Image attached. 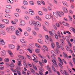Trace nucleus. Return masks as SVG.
<instances>
[{
    "instance_id": "obj_1",
    "label": "nucleus",
    "mask_w": 75,
    "mask_h": 75,
    "mask_svg": "<svg viewBox=\"0 0 75 75\" xmlns=\"http://www.w3.org/2000/svg\"><path fill=\"white\" fill-rule=\"evenodd\" d=\"M57 13L55 12L53 13V14L54 16L56 18H58V16L59 17H61V13L58 11H57Z\"/></svg>"
},
{
    "instance_id": "obj_2",
    "label": "nucleus",
    "mask_w": 75,
    "mask_h": 75,
    "mask_svg": "<svg viewBox=\"0 0 75 75\" xmlns=\"http://www.w3.org/2000/svg\"><path fill=\"white\" fill-rule=\"evenodd\" d=\"M41 23L39 22H36L35 24H34V26L36 27H41Z\"/></svg>"
},
{
    "instance_id": "obj_3",
    "label": "nucleus",
    "mask_w": 75,
    "mask_h": 75,
    "mask_svg": "<svg viewBox=\"0 0 75 75\" xmlns=\"http://www.w3.org/2000/svg\"><path fill=\"white\" fill-rule=\"evenodd\" d=\"M36 22L33 21V20H31L30 21H29V24L30 25H34V24H35V23Z\"/></svg>"
},
{
    "instance_id": "obj_4",
    "label": "nucleus",
    "mask_w": 75,
    "mask_h": 75,
    "mask_svg": "<svg viewBox=\"0 0 75 75\" xmlns=\"http://www.w3.org/2000/svg\"><path fill=\"white\" fill-rule=\"evenodd\" d=\"M2 21L4 23H6V24H8L9 23V21L7 19H4L2 20Z\"/></svg>"
},
{
    "instance_id": "obj_5",
    "label": "nucleus",
    "mask_w": 75,
    "mask_h": 75,
    "mask_svg": "<svg viewBox=\"0 0 75 75\" xmlns=\"http://www.w3.org/2000/svg\"><path fill=\"white\" fill-rule=\"evenodd\" d=\"M46 39L45 40V42L47 44H49L48 40L49 39V37L48 35H46L45 36Z\"/></svg>"
},
{
    "instance_id": "obj_6",
    "label": "nucleus",
    "mask_w": 75,
    "mask_h": 75,
    "mask_svg": "<svg viewBox=\"0 0 75 75\" xmlns=\"http://www.w3.org/2000/svg\"><path fill=\"white\" fill-rule=\"evenodd\" d=\"M63 11L64 13H68V10L67 9V8L66 7H64L63 9Z\"/></svg>"
},
{
    "instance_id": "obj_7",
    "label": "nucleus",
    "mask_w": 75,
    "mask_h": 75,
    "mask_svg": "<svg viewBox=\"0 0 75 75\" xmlns=\"http://www.w3.org/2000/svg\"><path fill=\"white\" fill-rule=\"evenodd\" d=\"M0 44H2V45H5V44L4 42V41L3 40H0Z\"/></svg>"
},
{
    "instance_id": "obj_8",
    "label": "nucleus",
    "mask_w": 75,
    "mask_h": 75,
    "mask_svg": "<svg viewBox=\"0 0 75 75\" xmlns=\"http://www.w3.org/2000/svg\"><path fill=\"white\" fill-rule=\"evenodd\" d=\"M8 52L9 54L10 55V56L11 57H13V53H12V52H11V51L10 50H8Z\"/></svg>"
},
{
    "instance_id": "obj_9",
    "label": "nucleus",
    "mask_w": 75,
    "mask_h": 75,
    "mask_svg": "<svg viewBox=\"0 0 75 75\" xmlns=\"http://www.w3.org/2000/svg\"><path fill=\"white\" fill-rule=\"evenodd\" d=\"M9 47L11 49H14V48H15L14 45L12 44H11L9 45Z\"/></svg>"
},
{
    "instance_id": "obj_10",
    "label": "nucleus",
    "mask_w": 75,
    "mask_h": 75,
    "mask_svg": "<svg viewBox=\"0 0 75 75\" xmlns=\"http://www.w3.org/2000/svg\"><path fill=\"white\" fill-rule=\"evenodd\" d=\"M1 54L3 56H4V55H5L6 54V52L5 51L3 50L1 52Z\"/></svg>"
},
{
    "instance_id": "obj_11",
    "label": "nucleus",
    "mask_w": 75,
    "mask_h": 75,
    "mask_svg": "<svg viewBox=\"0 0 75 75\" xmlns=\"http://www.w3.org/2000/svg\"><path fill=\"white\" fill-rule=\"evenodd\" d=\"M62 3L63 4H64L65 7H68V4L66 2L63 1Z\"/></svg>"
},
{
    "instance_id": "obj_12",
    "label": "nucleus",
    "mask_w": 75,
    "mask_h": 75,
    "mask_svg": "<svg viewBox=\"0 0 75 75\" xmlns=\"http://www.w3.org/2000/svg\"><path fill=\"white\" fill-rule=\"evenodd\" d=\"M55 56H56V55H54L51 56V57L53 59V60H54V62H55V61H57V59L55 58Z\"/></svg>"
},
{
    "instance_id": "obj_13",
    "label": "nucleus",
    "mask_w": 75,
    "mask_h": 75,
    "mask_svg": "<svg viewBox=\"0 0 75 75\" xmlns=\"http://www.w3.org/2000/svg\"><path fill=\"white\" fill-rule=\"evenodd\" d=\"M16 35L17 36H20L21 35V33L19 32V31L18 30H17L16 32Z\"/></svg>"
},
{
    "instance_id": "obj_14",
    "label": "nucleus",
    "mask_w": 75,
    "mask_h": 75,
    "mask_svg": "<svg viewBox=\"0 0 75 75\" xmlns=\"http://www.w3.org/2000/svg\"><path fill=\"white\" fill-rule=\"evenodd\" d=\"M6 30V31L9 33H11V32H12L10 28H7Z\"/></svg>"
},
{
    "instance_id": "obj_15",
    "label": "nucleus",
    "mask_w": 75,
    "mask_h": 75,
    "mask_svg": "<svg viewBox=\"0 0 75 75\" xmlns=\"http://www.w3.org/2000/svg\"><path fill=\"white\" fill-rule=\"evenodd\" d=\"M29 13L31 15H34V11H33V10H29Z\"/></svg>"
},
{
    "instance_id": "obj_16",
    "label": "nucleus",
    "mask_w": 75,
    "mask_h": 75,
    "mask_svg": "<svg viewBox=\"0 0 75 75\" xmlns=\"http://www.w3.org/2000/svg\"><path fill=\"white\" fill-rule=\"evenodd\" d=\"M5 25L3 24H0V28L1 29H3L5 27Z\"/></svg>"
},
{
    "instance_id": "obj_17",
    "label": "nucleus",
    "mask_w": 75,
    "mask_h": 75,
    "mask_svg": "<svg viewBox=\"0 0 75 75\" xmlns=\"http://www.w3.org/2000/svg\"><path fill=\"white\" fill-rule=\"evenodd\" d=\"M0 33L2 34V35H4L5 34V32L3 30H0Z\"/></svg>"
},
{
    "instance_id": "obj_18",
    "label": "nucleus",
    "mask_w": 75,
    "mask_h": 75,
    "mask_svg": "<svg viewBox=\"0 0 75 75\" xmlns=\"http://www.w3.org/2000/svg\"><path fill=\"white\" fill-rule=\"evenodd\" d=\"M38 42H39V43H40V44H43V41H42V40H41V39H38Z\"/></svg>"
},
{
    "instance_id": "obj_19",
    "label": "nucleus",
    "mask_w": 75,
    "mask_h": 75,
    "mask_svg": "<svg viewBox=\"0 0 75 75\" xmlns=\"http://www.w3.org/2000/svg\"><path fill=\"white\" fill-rule=\"evenodd\" d=\"M5 12L6 13H10L11 11H10V9H6L5 10Z\"/></svg>"
},
{
    "instance_id": "obj_20",
    "label": "nucleus",
    "mask_w": 75,
    "mask_h": 75,
    "mask_svg": "<svg viewBox=\"0 0 75 75\" xmlns=\"http://www.w3.org/2000/svg\"><path fill=\"white\" fill-rule=\"evenodd\" d=\"M53 31H54L55 32V31L54 30ZM49 32L50 34V35H52V36H53L54 35V34L55 33H53V32H51V31H50Z\"/></svg>"
},
{
    "instance_id": "obj_21",
    "label": "nucleus",
    "mask_w": 75,
    "mask_h": 75,
    "mask_svg": "<svg viewBox=\"0 0 75 75\" xmlns=\"http://www.w3.org/2000/svg\"><path fill=\"white\" fill-rule=\"evenodd\" d=\"M47 70L49 71V73L50 74H51L52 72V71H51V69L50 67L47 68Z\"/></svg>"
},
{
    "instance_id": "obj_22",
    "label": "nucleus",
    "mask_w": 75,
    "mask_h": 75,
    "mask_svg": "<svg viewBox=\"0 0 75 75\" xmlns=\"http://www.w3.org/2000/svg\"><path fill=\"white\" fill-rule=\"evenodd\" d=\"M60 48V47L59 46V43L58 42H56V48Z\"/></svg>"
},
{
    "instance_id": "obj_23",
    "label": "nucleus",
    "mask_w": 75,
    "mask_h": 75,
    "mask_svg": "<svg viewBox=\"0 0 75 75\" xmlns=\"http://www.w3.org/2000/svg\"><path fill=\"white\" fill-rule=\"evenodd\" d=\"M46 18L47 19L49 20L50 19H51V16L48 15H47L46 16Z\"/></svg>"
},
{
    "instance_id": "obj_24",
    "label": "nucleus",
    "mask_w": 75,
    "mask_h": 75,
    "mask_svg": "<svg viewBox=\"0 0 75 75\" xmlns=\"http://www.w3.org/2000/svg\"><path fill=\"white\" fill-rule=\"evenodd\" d=\"M21 23L22 24V25H24L25 24V21H21Z\"/></svg>"
},
{
    "instance_id": "obj_25",
    "label": "nucleus",
    "mask_w": 75,
    "mask_h": 75,
    "mask_svg": "<svg viewBox=\"0 0 75 75\" xmlns=\"http://www.w3.org/2000/svg\"><path fill=\"white\" fill-rule=\"evenodd\" d=\"M35 45L36 47H38V48H41V46L40 45H39L37 43H35Z\"/></svg>"
},
{
    "instance_id": "obj_26",
    "label": "nucleus",
    "mask_w": 75,
    "mask_h": 75,
    "mask_svg": "<svg viewBox=\"0 0 75 75\" xmlns=\"http://www.w3.org/2000/svg\"><path fill=\"white\" fill-rule=\"evenodd\" d=\"M58 59L59 60V61H60V63H61L62 64V65H64V63H63V62H62V60L60 58V57H58Z\"/></svg>"
},
{
    "instance_id": "obj_27",
    "label": "nucleus",
    "mask_w": 75,
    "mask_h": 75,
    "mask_svg": "<svg viewBox=\"0 0 75 75\" xmlns=\"http://www.w3.org/2000/svg\"><path fill=\"white\" fill-rule=\"evenodd\" d=\"M65 39H66V41L67 42H69V38L68 37L66 36L65 37Z\"/></svg>"
},
{
    "instance_id": "obj_28",
    "label": "nucleus",
    "mask_w": 75,
    "mask_h": 75,
    "mask_svg": "<svg viewBox=\"0 0 75 75\" xmlns=\"http://www.w3.org/2000/svg\"><path fill=\"white\" fill-rule=\"evenodd\" d=\"M43 47L45 51H48V48H47V46H46L45 45H44Z\"/></svg>"
},
{
    "instance_id": "obj_29",
    "label": "nucleus",
    "mask_w": 75,
    "mask_h": 75,
    "mask_svg": "<svg viewBox=\"0 0 75 75\" xmlns=\"http://www.w3.org/2000/svg\"><path fill=\"white\" fill-rule=\"evenodd\" d=\"M19 52L20 54H23L24 53V51L23 50H19Z\"/></svg>"
},
{
    "instance_id": "obj_30",
    "label": "nucleus",
    "mask_w": 75,
    "mask_h": 75,
    "mask_svg": "<svg viewBox=\"0 0 75 75\" xmlns=\"http://www.w3.org/2000/svg\"><path fill=\"white\" fill-rule=\"evenodd\" d=\"M23 4L24 5L26 6L28 4V2H27V1L24 0L23 1Z\"/></svg>"
},
{
    "instance_id": "obj_31",
    "label": "nucleus",
    "mask_w": 75,
    "mask_h": 75,
    "mask_svg": "<svg viewBox=\"0 0 75 75\" xmlns=\"http://www.w3.org/2000/svg\"><path fill=\"white\" fill-rule=\"evenodd\" d=\"M38 55L39 56V57H40L41 58H42V59H43L45 58V57H44V56H41V55L40 54H38Z\"/></svg>"
},
{
    "instance_id": "obj_32",
    "label": "nucleus",
    "mask_w": 75,
    "mask_h": 75,
    "mask_svg": "<svg viewBox=\"0 0 75 75\" xmlns=\"http://www.w3.org/2000/svg\"><path fill=\"white\" fill-rule=\"evenodd\" d=\"M10 28L11 31H14L15 29L14 28V27L13 26H11Z\"/></svg>"
},
{
    "instance_id": "obj_33",
    "label": "nucleus",
    "mask_w": 75,
    "mask_h": 75,
    "mask_svg": "<svg viewBox=\"0 0 75 75\" xmlns=\"http://www.w3.org/2000/svg\"><path fill=\"white\" fill-rule=\"evenodd\" d=\"M6 8H9V9L12 8V7H11V6L10 5H7L6 6Z\"/></svg>"
},
{
    "instance_id": "obj_34",
    "label": "nucleus",
    "mask_w": 75,
    "mask_h": 75,
    "mask_svg": "<svg viewBox=\"0 0 75 75\" xmlns=\"http://www.w3.org/2000/svg\"><path fill=\"white\" fill-rule=\"evenodd\" d=\"M33 34L34 36H36L37 35V33L33 31H32Z\"/></svg>"
},
{
    "instance_id": "obj_35",
    "label": "nucleus",
    "mask_w": 75,
    "mask_h": 75,
    "mask_svg": "<svg viewBox=\"0 0 75 75\" xmlns=\"http://www.w3.org/2000/svg\"><path fill=\"white\" fill-rule=\"evenodd\" d=\"M4 69V66L3 65H0V71L3 70Z\"/></svg>"
},
{
    "instance_id": "obj_36",
    "label": "nucleus",
    "mask_w": 75,
    "mask_h": 75,
    "mask_svg": "<svg viewBox=\"0 0 75 75\" xmlns=\"http://www.w3.org/2000/svg\"><path fill=\"white\" fill-rule=\"evenodd\" d=\"M51 45L52 48H54V47H55V44H54V43H52Z\"/></svg>"
},
{
    "instance_id": "obj_37",
    "label": "nucleus",
    "mask_w": 75,
    "mask_h": 75,
    "mask_svg": "<svg viewBox=\"0 0 75 75\" xmlns=\"http://www.w3.org/2000/svg\"><path fill=\"white\" fill-rule=\"evenodd\" d=\"M10 61V59H9V58H6L4 59V61L5 62H8Z\"/></svg>"
},
{
    "instance_id": "obj_38",
    "label": "nucleus",
    "mask_w": 75,
    "mask_h": 75,
    "mask_svg": "<svg viewBox=\"0 0 75 75\" xmlns=\"http://www.w3.org/2000/svg\"><path fill=\"white\" fill-rule=\"evenodd\" d=\"M10 67H11V68H14V64L11 63V64H10Z\"/></svg>"
},
{
    "instance_id": "obj_39",
    "label": "nucleus",
    "mask_w": 75,
    "mask_h": 75,
    "mask_svg": "<svg viewBox=\"0 0 75 75\" xmlns=\"http://www.w3.org/2000/svg\"><path fill=\"white\" fill-rule=\"evenodd\" d=\"M33 68L36 71H37V67H35V66L33 64Z\"/></svg>"
},
{
    "instance_id": "obj_40",
    "label": "nucleus",
    "mask_w": 75,
    "mask_h": 75,
    "mask_svg": "<svg viewBox=\"0 0 75 75\" xmlns=\"http://www.w3.org/2000/svg\"><path fill=\"white\" fill-rule=\"evenodd\" d=\"M51 17H52V21H54V22H55V21H56V20H55V18L54 17H53L52 16H51Z\"/></svg>"
},
{
    "instance_id": "obj_41",
    "label": "nucleus",
    "mask_w": 75,
    "mask_h": 75,
    "mask_svg": "<svg viewBox=\"0 0 75 75\" xmlns=\"http://www.w3.org/2000/svg\"><path fill=\"white\" fill-rule=\"evenodd\" d=\"M24 34L25 36H28L29 34L28 33H27V32H25L24 33Z\"/></svg>"
},
{
    "instance_id": "obj_42",
    "label": "nucleus",
    "mask_w": 75,
    "mask_h": 75,
    "mask_svg": "<svg viewBox=\"0 0 75 75\" xmlns=\"http://www.w3.org/2000/svg\"><path fill=\"white\" fill-rule=\"evenodd\" d=\"M20 41L21 42H22V43H25V42L24 41V39H21Z\"/></svg>"
},
{
    "instance_id": "obj_43",
    "label": "nucleus",
    "mask_w": 75,
    "mask_h": 75,
    "mask_svg": "<svg viewBox=\"0 0 75 75\" xmlns=\"http://www.w3.org/2000/svg\"><path fill=\"white\" fill-rule=\"evenodd\" d=\"M38 13L39 14V15L40 16H42V13L41 11H39L38 12Z\"/></svg>"
},
{
    "instance_id": "obj_44",
    "label": "nucleus",
    "mask_w": 75,
    "mask_h": 75,
    "mask_svg": "<svg viewBox=\"0 0 75 75\" xmlns=\"http://www.w3.org/2000/svg\"><path fill=\"white\" fill-rule=\"evenodd\" d=\"M30 4H31V5H34V2L32 1H30Z\"/></svg>"
},
{
    "instance_id": "obj_45",
    "label": "nucleus",
    "mask_w": 75,
    "mask_h": 75,
    "mask_svg": "<svg viewBox=\"0 0 75 75\" xmlns=\"http://www.w3.org/2000/svg\"><path fill=\"white\" fill-rule=\"evenodd\" d=\"M21 8L22 9H25L26 8V6H21Z\"/></svg>"
},
{
    "instance_id": "obj_46",
    "label": "nucleus",
    "mask_w": 75,
    "mask_h": 75,
    "mask_svg": "<svg viewBox=\"0 0 75 75\" xmlns=\"http://www.w3.org/2000/svg\"><path fill=\"white\" fill-rule=\"evenodd\" d=\"M55 51L57 54H58V51H59V50L58 48H56V49L55 50Z\"/></svg>"
},
{
    "instance_id": "obj_47",
    "label": "nucleus",
    "mask_w": 75,
    "mask_h": 75,
    "mask_svg": "<svg viewBox=\"0 0 75 75\" xmlns=\"http://www.w3.org/2000/svg\"><path fill=\"white\" fill-rule=\"evenodd\" d=\"M35 51L37 53H39L40 51V50L37 49L35 50Z\"/></svg>"
},
{
    "instance_id": "obj_48",
    "label": "nucleus",
    "mask_w": 75,
    "mask_h": 75,
    "mask_svg": "<svg viewBox=\"0 0 75 75\" xmlns=\"http://www.w3.org/2000/svg\"><path fill=\"white\" fill-rule=\"evenodd\" d=\"M33 61L35 62L36 63H37V62H38V61H35L37 60V59H33Z\"/></svg>"
},
{
    "instance_id": "obj_49",
    "label": "nucleus",
    "mask_w": 75,
    "mask_h": 75,
    "mask_svg": "<svg viewBox=\"0 0 75 75\" xmlns=\"http://www.w3.org/2000/svg\"><path fill=\"white\" fill-rule=\"evenodd\" d=\"M74 29H74V28H72V27H70V31H72H72H74Z\"/></svg>"
},
{
    "instance_id": "obj_50",
    "label": "nucleus",
    "mask_w": 75,
    "mask_h": 75,
    "mask_svg": "<svg viewBox=\"0 0 75 75\" xmlns=\"http://www.w3.org/2000/svg\"><path fill=\"white\" fill-rule=\"evenodd\" d=\"M26 30L28 31H31V28H26Z\"/></svg>"
},
{
    "instance_id": "obj_51",
    "label": "nucleus",
    "mask_w": 75,
    "mask_h": 75,
    "mask_svg": "<svg viewBox=\"0 0 75 75\" xmlns=\"http://www.w3.org/2000/svg\"><path fill=\"white\" fill-rule=\"evenodd\" d=\"M15 16L16 17H19V15L17 13H16L15 14Z\"/></svg>"
},
{
    "instance_id": "obj_52",
    "label": "nucleus",
    "mask_w": 75,
    "mask_h": 75,
    "mask_svg": "<svg viewBox=\"0 0 75 75\" xmlns=\"http://www.w3.org/2000/svg\"><path fill=\"white\" fill-rule=\"evenodd\" d=\"M24 18L26 20H28L29 19V18H28V17L27 16H25L24 17Z\"/></svg>"
},
{
    "instance_id": "obj_53",
    "label": "nucleus",
    "mask_w": 75,
    "mask_h": 75,
    "mask_svg": "<svg viewBox=\"0 0 75 75\" xmlns=\"http://www.w3.org/2000/svg\"><path fill=\"white\" fill-rule=\"evenodd\" d=\"M37 3L38 5H41V2L40 1H38Z\"/></svg>"
},
{
    "instance_id": "obj_54",
    "label": "nucleus",
    "mask_w": 75,
    "mask_h": 75,
    "mask_svg": "<svg viewBox=\"0 0 75 75\" xmlns=\"http://www.w3.org/2000/svg\"><path fill=\"white\" fill-rule=\"evenodd\" d=\"M58 65L61 68H63V67H62V66L61 65V63H59Z\"/></svg>"
},
{
    "instance_id": "obj_55",
    "label": "nucleus",
    "mask_w": 75,
    "mask_h": 75,
    "mask_svg": "<svg viewBox=\"0 0 75 75\" xmlns=\"http://www.w3.org/2000/svg\"><path fill=\"white\" fill-rule=\"evenodd\" d=\"M33 57H34V59H37V56H36V55H35V54H33Z\"/></svg>"
},
{
    "instance_id": "obj_56",
    "label": "nucleus",
    "mask_w": 75,
    "mask_h": 75,
    "mask_svg": "<svg viewBox=\"0 0 75 75\" xmlns=\"http://www.w3.org/2000/svg\"><path fill=\"white\" fill-rule=\"evenodd\" d=\"M54 2L55 4H57V0H54Z\"/></svg>"
},
{
    "instance_id": "obj_57",
    "label": "nucleus",
    "mask_w": 75,
    "mask_h": 75,
    "mask_svg": "<svg viewBox=\"0 0 75 75\" xmlns=\"http://www.w3.org/2000/svg\"><path fill=\"white\" fill-rule=\"evenodd\" d=\"M54 65L56 66V67H58V64H57V62H56V61L55 62H54Z\"/></svg>"
},
{
    "instance_id": "obj_58",
    "label": "nucleus",
    "mask_w": 75,
    "mask_h": 75,
    "mask_svg": "<svg viewBox=\"0 0 75 75\" xmlns=\"http://www.w3.org/2000/svg\"><path fill=\"white\" fill-rule=\"evenodd\" d=\"M51 53L52 54V55H55V54H54L55 52H54V51H52L51 52Z\"/></svg>"
},
{
    "instance_id": "obj_59",
    "label": "nucleus",
    "mask_w": 75,
    "mask_h": 75,
    "mask_svg": "<svg viewBox=\"0 0 75 75\" xmlns=\"http://www.w3.org/2000/svg\"><path fill=\"white\" fill-rule=\"evenodd\" d=\"M30 71L32 72H33V73H35V71L34 70L32 69H30Z\"/></svg>"
},
{
    "instance_id": "obj_60",
    "label": "nucleus",
    "mask_w": 75,
    "mask_h": 75,
    "mask_svg": "<svg viewBox=\"0 0 75 75\" xmlns=\"http://www.w3.org/2000/svg\"><path fill=\"white\" fill-rule=\"evenodd\" d=\"M11 23L12 24H14L15 25L16 24V22H14L13 21H11Z\"/></svg>"
},
{
    "instance_id": "obj_61",
    "label": "nucleus",
    "mask_w": 75,
    "mask_h": 75,
    "mask_svg": "<svg viewBox=\"0 0 75 75\" xmlns=\"http://www.w3.org/2000/svg\"><path fill=\"white\" fill-rule=\"evenodd\" d=\"M28 65L30 67H32V65L30 63H28Z\"/></svg>"
},
{
    "instance_id": "obj_62",
    "label": "nucleus",
    "mask_w": 75,
    "mask_h": 75,
    "mask_svg": "<svg viewBox=\"0 0 75 75\" xmlns=\"http://www.w3.org/2000/svg\"><path fill=\"white\" fill-rule=\"evenodd\" d=\"M12 38L13 39H16V36L15 35H13L12 36Z\"/></svg>"
},
{
    "instance_id": "obj_63",
    "label": "nucleus",
    "mask_w": 75,
    "mask_h": 75,
    "mask_svg": "<svg viewBox=\"0 0 75 75\" xmlns=\"http://www.w3.org/2000/svg\"><path fill=\"white\" fill-rule=\"evenodd\" d=\"M27 50L29 51L30 53H32V51L31 50V49H30V48H28Z\"/></svg>"
},
{
    "instance_id": "obj_64",
    "label": "nucleus",
    "mask_w": 75,
    "mask_h": 75,
    "mask_svg": "<svg viewBox=\"0 0 75 75\" xmlns=\"http://www.w3.org/2000/svg\"><path fill=\"white\" fill-rule=\"evenodd\" d=\"M7 2L8 3H12V2L10 1V0H7Z\"/></svg>"
}]
</instances>
